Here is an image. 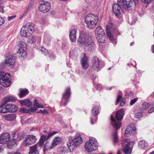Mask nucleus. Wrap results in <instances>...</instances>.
<instances>
[{"label":"nucleus","instance_id":"obj_1","mask_svg":"<svg viewBox=\"0 0 154 154\" xmlns=\"http://www.w3.org/2000/svg\"><path fill=\"white\" fill-rule=\"evenodd\" d=\"M86 32L82 31L80 33L77 39V44L79 47H83L84 49L89 52L94 51L95 49V44L93 42L92 37L88 36L87 38Z\"/></svg>","mask_w":154,"mask_h":154},{"label":"nucleus","instance_id":"obj_2","mask_svg":"<svg viewBox=\"0 0 154 154\" xmlns=\"http://www.w3.org/2000/svg\"><path fill=\"white\" fill-rule=\"evenodd\" d=\"M124 114V109H122L120 110L117 111L116 112V120L114 119L112 115L111 116L110 119L112 122V124L116 129H119L120 128L121 123L119 121L122 120Z\"/></svg>","mask_w":154,"mask_h":154},{"label":"nucleus","instance_id":"obj_3","mask_svg":"<svg viewBox=\"0 0 154 154\" xmlns=\"http://www.w3.org/2000/svg\"><path fill=\"white\" fill-rule=\"evenodd\" d=\"M98 21V17L91 14L86 16L85 19L87 27L91 29L94 28Z\"/></svg>","mask_w":154,"mask_h":154},{"label":"nucleus","instance_id":"obj_4","mask_svg":"<svg viewBox=\"0 0 154 154\" xmlns=\"http://www.w3.org/2000/svg\"><path fill=\"white\" fill-rule=\"evenodd\" d=\"M83 140L80 135H77L75 138L70 140L67 142V145L70 152L72 151L78 146L82 143Z\"/></svg>","mask_w":154,"mask_h":154},{"label":"nucleus","instance_id":"obj_5","mask_svg":"<svg viewBox=\"0 0 154 154\" xmlns=\"http://www.w3.org/2000/svg\"><path fill=\"white\" fill-rule=\"evenodd\" d=\"M98 147V145L96 139L94 137H90L89 140L87 142L85 145V148L88 152L96 150Z\"/></svg>","mask_w":154,"mask_h":154},{"label":"nucleus","instance_id":"obj_6","mask_svg":"<svg viewBox=\"0 0 154 154\" xmlns=\"http://www.w3.org/2000/svg\"><path fill=\"white\" fill-rule=\"evenodd\" d=\"M34 31V28L32 24H26L21 29L20 35L22 36L27 37L30 36Z\"/></svg>","mask_w":154,"mask_h":154},{"label":"nucleus","instance_id":"obj_7","mask_svg":"<svg viewBox=\"0 0 154 154\" xmlns=\"http://www.w3.org/2000/svg\"><path fill=\"white\" fill-rule=\"evenodd\" d=\"M135 142L134 141L130 142L128 139H125L122 142V151L125 154L131 152L132 148Z\"/></svg>","mask_w":154,"mask_h":154},{"label":"nucleus","instance_id":"obj_8","mask_svg":"<svg viewBox=\"0 0 154 154\" xmlns=\"http://www.w3.org/2000/svg\"><path fill=\"white\" fill-rule=\"evenodd\" d=\"M96 36L97 40L99 42L105 43L107 39L105 35L104 31L101 27L96 28Z\"/></svg>","mask_w":154,"mask_h":154},{"label":"nucleus","instance_id":"obj_9","mask_svg":"<svg viewBox=\"0 0 154 154\" xmlns=\"http://www.w3.org/2000/svg\"><path fill=\"white\" fill-rule=\"evenodd\" d=\"M15 61L14 56L12 55L5 59V62L0 63V69L7 66L13 67L15 64Z\"/></svg>","mask_w":154,"mask_h":154},{"label":"nucleus","instance_id":"obj_10","mask_svg":"<svg viewBox=\"0 0 154 154\" xmlns=\"http://www.w3.org/2000/svg\"><path fill=\"white\" fill-rule=\"evenodd\" d=\"M91 66L92 70L97 72L100 71L102 68V67L100 64V61L97 57H93Z\"/></svg>","mask_w":154,"mask_h":154},{"label":"nucleus","instance_id":"obj_11","mask_svg":"<svg viewBox=\"0 0 154 154\" xmlns=\"http://www.w3.org/2000/svg\"><path fill=\"white\" fill-rule=\"evenodd\" d=\"M124 5L123 4L115 3L112 6V10L113 13L117 17L120 18L123 14L121 6Z\"/></svg>","mask_w":154,"mask_h":154},{"label":"nucleus","instance_id":"obj_12","mask_svg":"<svg viewBox=\"0 0 154 154\" xmlns=\"http://www.w3.org/2000/svg\"><path fill=\"white\" fill-rule=\"evenodd\" d=\"M71 94L70 88H67L66 89L65 92L63 94L60 105L65 106L68 102Z\"/></svg>","mask_w":154,"mask_h":154},{"label":"nucleus","instance_id":"obj_13","mask_svg":"<svg viewBox=\"0 0 154 154\" xmlns=\"http://www.w3.org/2000/svg\"><path fill=\"white\" fill-rule=\"evenodd\" d=\"M41 3L39 6V9L43 13L47 12L51 8V4L48 2H40Z\"/></svg>","mask_w":154,"mask_h":154},{"label":"nucleus","instance_id":"obj_14","mask_svg":"<svg viewBox=\"0 0 154 154\" xmlns=\"http://www.w3.org/2000/svg\"><path fill=\"white\" fill-rule=\"evenodd\" d=\"M44 132H46L48 134L47 136L45 135H42L41 137L40 140L38 144V146L39 145V146H42L45 140H47L50 138L52 136L54 135L57 133V131H54L51 132V133H49L47 132V131H44Z\"/></svg>","mask_w":154,"mask_h":154},{"label":"nucleus","instance_id":"obj_15","mask_svg":"<svg viewBox=\"0 0 154 154\" xmlns=\"http://www.w3.org/2000/svg\"><path fill=\"white\" fill-rule=\"evenodd\" d=\"M36 140L35 136L32 135H28L23 141V145L25 146H29L35 143Z\"/></svg>","mask_w":154,"mask_h":154},{"label":"nucleus","instance_id":"obj_16","mask_svg":"<svg viewBox=\"0 0 154 154\" xmlns=\"http://www.w3.org/2000/svg\"><path fill=\"white\" fill-rule=\"evenodd\" d=\"M6 75L7 76L0 79V85L4 87H8L11 85V82L9 79L10 77V74H7Z\"/></svg>","mask_w":154,"mask_h":154},{"label":"nucleus","instance_id":"obj_17","mask_svg":"<svg viewBox=\"0 0 154 154\" xmlns=\"http://www.w3.org/2000/svg\"><path fill=\"white\" fill-rule=\"evenodd\" d=\"M135 132V128L133 124L128 126L125 131V137H129L134 135Z\"/></svg>","mask_w":154,"mask_h":154},{"label":"nucleus","instance_id":"obj_18","mask_svg":"<svg viewBox=\"0 0 154 154\" xmlns=\"http://www.w3.org/2000/svg\"><path fill=\"white\" fill-rule=\"evenodd\" d=\"M120 4H123L124 7L127 10H130L132 8L133 4L130 0H118Z\"/></svg>","mask_w":154,"mask_h":154},{"label":"nucleus","instance_id":"obj_19","mask_svg":"<svg viewBox=\"0 0 154 154\" xmlns=\"http://www.w3.org/2000/svg\"><path fill=\"white\" fill-rule=\"evenodd\" d=\"M10 139V135L8 133H4L0 136V144H6Z\"/></svg>","mask_w":154,"mask_h":154},{"label":"nucleus","instance_id":"obj_20","mask_svg":"<svg viewBox=\"0 0 154 154\" xmlns=\"http://www.w3.org/2000/svg\"><path fill=\"white\" fill-rule=\"evenodd\" d=\"M83 57L81 60V63L82 67L85 69L87 68L89 66L88 62V57L86 56V54L85 53H83L82 54Z\"/></svg>","mask_w":154,"mask_h":154},{"label":"nucleus","instance_id":"obj_21","mask_svg":"<svg viewBox=\"0 0 154 154\" xmlns=\"http://www.w3.org/2000/svg\"><path fill=\"white\" fill-rule=\"evenodd\" d=\"M7 105L8 104L3 101L2 104L0 106V112L2 113L8 112L9 110H8V106Z\"/></svg>","mask_w":154,"mask_h":154},{"label":"nucleus","instance_id":"obj_22","mask_svg":"<svg viewBox=\"0 0 154 154\" xmlns=\"http://www.w3.org/2000/svg\"><path fill=\"white\" fill-rule=\"evenodd\" d=\"M26 50L25 48L19 49L17 53L18 54L19 57L21 59H24L26 56L27 54Z\"/></svg>","mask_w":154,"mask_h":154},{"label":"nucleus","instance_id":"obj_23","mask_svg":"<svg viewBox=\"0 0 154 154\" xmlns=\"http://www.w3.org/2000/svg\"><path fill=\"white\" fill-rule=\"evenodd\" d=\"M76 30L75 29L72 30L69 32V36L71 41L72 42H75L76 40Z\"/></svg>","mask_w":154,"mask_h":154},{"label":"nucleus","instance_id":"obj_24","mask_svg":"<svg viewBox=\"0 0 154 154\" xmlns=\"http://www.w3.org/2000/svg\"><path fill=\"white\" fill-rule=\"evenodd\" d=\"M2 116L5 119L8 121H13L16 118L15 115L13 114L3 115Z\"/></svg>","mask_w":154,"mask_h":154},{"label":"nucleus","instance_id":"obj_25","mask_svg":"<svg viewBox=\"0 0 154 154\" xmlns=\"http://www.w3.org/2000/svg\"><path fill=\"white\" fill-rule=\"evenodd\" d=\"M20 102L22 105L26 106L28 108L31 107L32 103L29 100L25 99L20 100Z\"/></svg>","mask_w":154,"mask_h":154},{"label":"nucleus","instance_id":"obj_26","mask_svg":"<svg viewBox=\"0 0 154 154\" xmlns=\"http://www.w3.org/2000/svg\"><path fill=\"white\" fill-rule=\"evenodd\" d=\"M148 146L147 143L144 140L140 141L138 143L139 147L141 149H145Z\"/></svg>","mask_w":154,"mask_h":154},{"label":"nucleus","instance_id":"obj_27","mask_svg":"<svg viewBox=\"0 0 154 154\" xmlns=\"http://www.w3.org/2000/svg\"><path fill=\"white\" fill-rule=\"evenodd\" d=\"M7 106H8V112H14L16 111L17 110V107L14 105L8 104Z\"/></svg>","mask_w":154,"mask_h":154},{"label":"nucleus","instance_id":"obj_28","mask_svg":"<svg viewBox=\"0 0 154 154\" xmlns=\"http://www.w3.org/2000/svg\"><path fill=\"white\" fill-rule=\"evenodd\" d=\"M61 141V139L58 137L54 138L52 144V148H54L56 146L59 144Z\"/></svg>","mask_w":154,"mask_h":154},{"label":"nucleus","instance_id":"obj_29","mask_svg":"<svg viewBox=\"0 0 154 154\" xmlns=\"http://www.w3.org/2000/svg\"><path fill=\"white\" fill-rule=\"evenodd\" d=\"M44 148L43 149V151L44 152H45L46 151L50 150L54 148H52V145H51L48 142H46L44 146Z\"/></svg>","mask_w":154,"mask_h":154},{"label":"nucleus","instance_id":"obj_30","mask_svg":"<svg viewBox=\"0 0 154 154\" xmlns=\"http://www.w3.org/2000/svg\"><path fill=\"white\" fill-rule=\"evenodd\" d=\"M16 145L15 141L14 140H11L8 143L7 147L10 149H12L13 147Z\"/></svg>","mask_w":154,"mask_h":154},{"label":"nucleus","instance_id":"obj_31","mask_svg":"<svg viewBox=\"0 0 154 154\" xmlns=\"http://www.w3.org/2000/svg\"><path fill=\"white\" fill-rule=\"evenodd\" d=\"M19 96L20 98L23 97L29 92L26 89H20Z\"/></svg>","mask_w":154,"mask_h":154},{"label":"nucleus","instance_id":"obj_32","mask_svg":"<svg viewBox=\"0 0 154 154\" xmlns=\"http://www.w3.org/2000/svg\"><path fill=\"white\" fill-rule=\"evenodd\" d=\"M38 146V144L31 146L30 147V151L29 153L32 154L37 150V148Z\"/></svg>","mask_w":154,"mask_h":154},{"label":"nucleus","instance_id":"obj_33","mask_svg":"<svg viewBox=\"0 0 154 154\" xmlns=\"http://www.w3.org/2000/svg\"><path fill=\"white\" fill-rule=\"evenodd\" d=\"M68 149L64 146H61L58 149V152L60 154H65L67 152Z\"/></svg>","mask_w":154,"mask_h":154},{"label":"nucleus","instance_id":"obj_34","mask_svg":"<svg viewBox=\"0 0 154 154\" xmlns=\"http://www.w3.org/2000/svg\"><path fill=\"white\" fill-rule=\"evenodd\" d=\"M98 109V106H95L93 108L91 111L93 116H96L98 115L99 113Z\"/></svg>","mask_w":154,"mask_h":154},{"label":"nucleus","instance_id":"obj_35","mask_svg":"<svg viewBox=\"0 0 154 154\" xmlns=\"http://www.w3.org/2000/svg\"><path fill=\"white\" fill-rule=\"evenodd\" d=\"M16 99V98L13 96H6L5 98L3 101L7 103L8 102L10 101H14Z\"/></svg>","mask_w":154,"mask_h":154},{"label":"nucleus","instance_id":"obj_36","mask_svg":"<svg viewBox=\"0 0 154 154\" xmlns=\"http://www.w3.org/2000/svg\"><path fill=\"white\" fill-rule=\"evenodd\" d=\"M51 41V38L49 36L45 35L44 37V41L47 45H49Z\"/></svg>","mask_w":154,"mask_h":154},{"label":"nucleus","instance_id":"obj_37","mask_svg":"<svg viewBox=\"0 0 154 154\" xmlns=\"http://www.w3.org/2000/svg\"><path fill=\"white\" fill-rule=\"evenodd\" d=\"M18 46L20 47L19 49H24L25 48L27 49V46L26 44L23 42L20 41L18 44Z\"/></svg>","mask_w":154,"mask_h":154},{"label":"nucleus","instance_id":"obj_38","mask_svg":"<svg viewBox=\"0 0 154 154\" xmlns=\"http://www.w3.org/2000/svg\"><path fill=\"white\" fill-rule=\"evenodd\" d=\"M113 141L114 143H116L118 140V136L116 132H115L112 135Z\"/></svg>","mask_w":154,"mask_h":154},{"label":"nucleus","instance_id":"obj_39","mask_svg":"<svg viewBox=\"0 0 154 154\" xmlns=\"http://www.w3.org/2000/svg\"><path fill=\"white\" fill-rule=\"evenodd\" d=\"M106 33L108 36L109 39L113 41L114 39V37L112 36V34L111 33L110 30L109 29H107Z\"/></svg>","mask_w":154,"mask_h":154},{"label":"nucleus","instance_id":"obj_40","mask_svg":"<svg viewBox=\"0 0 154 154\" xmlns=\"http://www.w3.org/2000/svg\"><path fill=\"white\" fill-rule=\"evenodd\" d=\"M150 104L147 102L144 103L142 105V109L143 110H146L148 109L150 106Z\"/></svg>","mask_w":154,"mask_h":154},{"label":"nucleus","instance_id":"obj_41","mask_svg":"<svg viewBox=\"0 0 154 154\" xmlns=\"http://www.w3.org/2000/svg\"><path fill=\"white\" fill-rule=\"evenodd\" d=\"M24 136V133L23 132H21L19 133L17 135V138L19 140L22 139Z\"/></svg>","mask_w":154,"mask_h":154},{"label":"nucleus","instance_id":"obj_42","mask_svg":"<svg viewBox=\"0 0 154 154\" xmlns=\"http://www.w3.org/2000/svg\"><path fill=\"white\" fill-rule=\"evenodd\" d=\"M34 1V0H31V2L29 3L28 7L26 8V12H28L32 6L33 5V2Z\"/></svg>","mask_w":154,"mask_h":154},{"label":"nucleus","instance_id":"obj_43","mask_svg":"<svg viewBox=\"0 0 154 154\" xmlns=\"http://www.w3.org/2000/svg\"><path fill=\"white\" fill-rule=\"evenodd\" d=\"M41 51L45 55H47L48 54V51L44 48H42L41 49Z\"/></svg>","mask_w":154,"mask_h":154},{"label":"nucleus","instance_id":"obj_44","mask_svg":"<svg viewBox=\"0 0 154 154\" xmlns=\"http://www.w3.org/2000/svg\"><path fill=\"white\" fill-rule=\"evenodd\" d=\"M122 96L120 95H118L117 96V98L116 102V104L117 105L120 102L121 100Z\"/></svg>","mask_w":154,"mask_h":154},{"label":"nucleus","instance_id":"obj_45","mask_svg":"<svg viewBox=\"0 0 154 154\" xmlns=\"http://www.w3.org/2000/svg\"><path fill=\"white\" fill-rule=\"evenodd\" d=\"M7 74L9 73H6L2 71L0 72V79H2L4 77L6 76V75Z\"/></svg>","mask_w":154,"mask_h":154},{"label":"nucleus","instance_id":"obj_46","mask_svg":"<svg viewBox=\"0 0 154 154\" xmlns=\"http://www.w3.org/2000/svg\"><path fill=\"white\" fill-rule=\"evenodd\" d=\"M36 37L35 36H32L29 39V42L32 43L35 42L36 41Z\"/></svg>","mask_w":154,"mask_h":154},{"label":"nucleus","instance_id":"obj_47","mask_svg":"<svg viewBox=\"0 0 154 154\" xmlns=\"http://www.w3.org/2000/svg\"><path fill=\"white\" fill-rule=\"evenodd\" d=\"M143 115L142 113H137L135 114V117L137 119H140Z\"/></svg>","mask_w":154,"mask_h":154},{"label":"nucleus","instance_id":"obj_48","mask_svg":"<svg viewBox=\"0 0 154 154\" xmlns=\"http://www.w3.org/2000/svg\"><path fill=\"white\" fill-rule=\"evenodd\" d=\"M138 100V98H135L134 99L131 100L130 102V104L131 105H133Z\"/></svg>","mask_w":154,"mask_h":154},{"label":"nucleus","instance_id":"obj_49","mask_svg":"<svg viewBox=\"0 0 154 154\" xmlns=\"http://www.w3.org/2000/svg\"><path fill=\"white\" fill-rule=\"evenodd\" d=\"M125 98L122 99L120 102V105L121 106H124L125 103Z\"/></svg>","mask_w":154,"mask_h":154},{"label":"nucleus","instance_id":"obj_50","mask_svg":"<svg viewBox=\"0 0 154 154\" xmlns=\"http://www.w3.org/2000/svg\"><path fill=\"white\" fill-rule=\"evenodd\" d=\"M20 111L23 113L27 112V111L26 107H22L20 109Z\"/></svg>","mask_w":154,"mask_h":154},{"label":"nucleus","instance_id":"obj_51","mask_svg":"<svg viewBox=\"0 0 154 154\" xmlns=\"http://www.w3.org/2000/svg\"><path fill=\"white\" fill-rule=\"evenodd\" d=\"M38 112L42 113L44 114H48V112L45 109L44 110H42L40 109V110Z\"/></svg>","mask_w":154,"mask_h":154},{"label":"nucleus","instance_id":"obj_52","mask_svg":"<svg viewBox=\"0 0 154 154\" xmlns=\"http://www.w3.org/2000/svg\"><path fill=\"white\" fill-rule=\"evenodd\" d=\"M4 22V20L2 17H0V26L3 25Z\"/></svg>","mask_w":154,"mask_h":154},{"label":"nucleus","instance_id":"obj_53","mask_svg":"<svg viewBox=\"0 0 154 154\" xmlns=\"http://www.w3.org/2000/svg\"><path fill=\"white\" fill-rule=\"evenodd\" d=\"M141 1L145 3L148 4L151 2V0H141Z\"/></svg>","mask_w":154,"mask_h":154},{"label":"nucleus","instance_id":"obj_54","mask_svg":"<svg viewBox=\"0 0 154 154\" xmlns=\"http://www.w3.org/2000/svg\"><path fill=\"white\" fill-rule=\"evenodd\" d=\"M16 17V15H13L10 17H8V20L9 21L11 20L14 18Z\"/></svg>","mask_w":154,"mask_h":154},{"label":"nucleus","instance_id":"obj_55","mask_svg":"<svg viewBox=\"0 0 154 154\" xmlns=\"http://www.w3.org/2000/svg\"><path fill=\"white\" fill-rule=\"evenodd\" d=\"M154 112V106L150 108L148 111V112L149 113H151Z\"/></svg>","mask_w":154,"mask_h":154},{"label":"nucleus","instance_id":"obj_56","mask_svg":"<svg viewBox=\"0 0 154 154\" xmlns=\"http://www.w3.org/2000/svg\"><path fill=\"white\" fill-rule=\"evenodd\" d=\"M37 109L36 107L34 106V107L31 108L30 109L31 110V111L34 112Z\"/></svg>","mask_w":154,"mask_h":154},{"label":"nucleus","instance_id":"obj_57","mask_svg":"<svg viewBox=\"0 0 154 154\" xmlns=\"http://www.w3.org/2000/svg\"><path fill=\"white\" fill-rule=\"evenodd\" d=\"M36 105H37V106H36L37 108L38 107L39 108H42L43 107V105L42 104L38 103Z\"/></svg>","mask_w":154,"mask_h":154},{"label":"nucleus","instance_id":"obj_58","mask_svg":"<svg viewBox=\"0 0 154 154\" xmlns=\"http://www.w3.org/2000/svg\"><path fill=\"white\" fill-rule=\"evenodd\" d=\"M4 147L3 146H0V152H2L3 151Z\"/></svg>","mask_w":154,"mask_h":154},{"label":"nucleus","instance_id":"obj_59","mask_svg":"<svg viewBox=\"0 0 154 154\" xmlns=\"http://www.w3.org/2000/svg\"><path fill=\"white\" fill-rule=\"evenodd\" d=\"M38 100H36V99H35V100H34V106H37V105H37V104H38Z\"/></svg>","mask_w":154,"mask_h":154},{"label":"nucleus","instance_id":"obj_60","mask_svg":"<svg viewBox=\"0 0 154 154\" xmlns=\"http://www.w3.org/2000/svg\"><path fill=\"white\" fill-rule=\"evenodd\" d=\"M0 12L3 13L4 12V11L2 7L0 6Z\"/></svg>","mask_w":154,"mask_h":154},{"label":"nucleus","instance_id":"obj_61","mask_svg":"<svg viewBox=\"0 0 154 154\" xmlns=\"http://www.w3.org/2000/svg\"><path fill=\"white\" fill-rule=\"evenodd\" d=\"M90 122H91V124L92 125L94 123H93V118H92L91 117V118H90Z\"/></svg>","mask_w":154,"mask_h":154},{"label":"nucleus","instance_id":"obj_62","mask_svg":"<svg viewBox=\"0 0 154 154\" xmlns=\"http://www.w3.org/2000/svg\"><path fill=\"white\" fill-rule=\"evenodd\" d=\"M51 0H40V2H49V1H51Z\"/></svg>","mask_w":154,"mask_h":154},{"label":"nucleus","instance_id":"obj_63","mask_svg":"<svg viewBox=\"0 0 154 154\" xmlns=\"http://www.w3.org/2000/svg\"><path fill=\"white\" fill-rule=\"evenodd\" d=\"M152 50L153 53H154V45L152 46Z\"/></svg>","mask_w":154,"mask_h":154},{"label":"nucleus","instance_id":"obj_64","mask_svg":"<svg viewBox=\"0 0 154 154\" xmlns=\"http://www.w3.org/2000/svg\"><path fill=\"white\" fill-rule=\"evenodd\" d=\"M33 154H39V151H37Z\"/></svg>","mask_w":154,"mask_h":154}]
</instances>
